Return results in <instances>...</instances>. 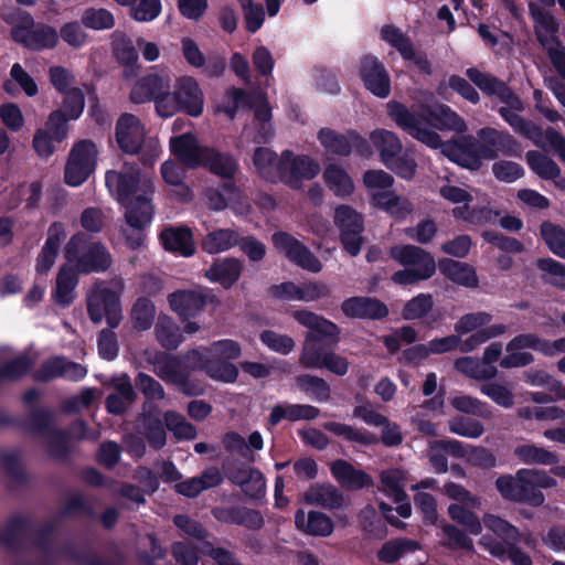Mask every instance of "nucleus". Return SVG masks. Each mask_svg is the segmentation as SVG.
I'll list each match as a JSON object with an SVG mask.
<instances>
[{
  "label": "nucleus",
  "mask_w": 565,
  "mask_h": 565,
  "mask_svg": "<svg viewBox=\"0 0 565 565\" xmlns=\"http://www.w3.org/2000/svg\"><path fill=\"white\" fill-rule=\"evenodd\" d=\"M390 255L404 267L391 277L397 285H414L427 280L436 271L434 257L418 246L396 245L391 247Z\"/></svg>",
  "instance_id": "nucleus-5"
},
{
  "label": "nucleus",
  "mask_w": 565,
  "mask_h": 565,
  "mask_svg": "<svg viewBox=\"0 0 565 565\" xmlns=\"http://www.w3.org/2000/svg\"><path fill=\"white\" fill-rule=\"evenodd\" d=\"M540 233L548 249L565 259V230L550 221H544L540 226Z\"/></svg>",
  "instance_id": "nucleus-57"
},
{
  "label": "nucleus",
  "mask_w": 565,
  "mask_h": 565,
  "mask_svg": "<svg viewBox=\"0 0 565 565\" xmlns=\"http://www.w3.org/2000/svg\"><path fill=\"white\" fill-rule=\"evenodd\" d=\"M243 264L236 258H225L214 263L206 271L205 277L212 282H218L224 288L232 287L239 278Z\"/></svg>",
  "instance_id": "nucleus-35"
},
{
  "label": "nucleus",
  "mask_w": 565,
  "mask_h": 565,
  "mask_svg": "<svg viewBox=\"0 0 565 565\" xmlns=\"http://www.w3.org/2000/svg\"><path fill=\"white\" fill-rule=\"evenodd\" d=\"M295 524L300 531L315 536H329L333 532L331 519L317 511L306 514L299 510L295 515Z\"/></svg>",
  "instance_id": "nucleus-34"
},
{
  "label": "nucleus",
  "mask_w": 565,
  "mask_h": 565,
  "mask_svg": "<svg viewBox=\"0 0 565 565\" xmlns=\"http://www.w3.org/2000/svg\"><path fill=\"white\" fill-rule=\"evenodd\" d=\"M183 110L191 116H199L203 110V93L198 82L189 76L178 79L174 86Z\"/></svg>",
  "instance_id": "nucleus-32"
},
{
  "label": "nucleus",
  "mask_w": 565,
  "mask_h": 565,
  "mask_svg": "<svg viewBox=\"0 0 565 565\" xmlns=\"http://www.w3.org/2000/svg\"><path fill=\"white\" fill-rule=\"evenodd\" d=\"M544 281L565 289V265L553 258H540L536 262Z\"/></svg>",
  "instance_id": "nucleus-64"
},
{
  "label": "nucleus",
  "mask_w": 565,
  "mask_h": 565,
  "mask_svg": "<svg viewBox=\"0 0 565 565\" xmlns=\"http://www.w3.org/2000/svg\"><path fill=\"white\" fill-rule=\"evenodd\" d=\"M11 36L15 42L34 51L53 49L58 41V33L54 28L46 24L35 25L26 12L19 14V23L12 28Z\"/></svg>",
  "instance_id": "nucleus-11"
},
{
  "label": "nucleus",
  "mask_w": 565,
  "mask_h": 565,
  "mask_svg": "<svg viewBox=\"0 0 565 565\" xmlns=\"http://www.w3.org/2000/svg\"><path fill=\"white\" fill-rule=\"evenodd\" d=\"M160 239L167 250L189 257L195 252L192 232L189 227H168L160 233Z\"/></svg>",
  "instance_id": "nucleus-33"
},
{
  "label": "nucleus",
  "mask_w": 565,
  "mask_h": 565,
  "mask_svg": "<svg viewBox=\"0 0 565 565\" xmlns=\"http://www.w3.org/2000/svg\"><path fill=\"white\" fill-rule=\"evenodd\" d=\"M320 414L319 408L311 405L301 404H279L273 407L269 423L271 425L278 424L281 419L288 420H310L315 419Z\"/></svg>",
  "instance_id": "nucleus-41"
},
{
  "label": "nucleus",
  "mask_w": 565,
  "mask_h": 565,
  "mask_svg": "<svg viewBox=\"0 0 565 565\" xmlns=\"http://www.w3.org/2000/svg\"><path fill=\"white\" fill-rule=\"evenodd\" d=\"M65 259L79 274L107 270L111 265V256L99 242H92L82 233H75L65 246Z\"/></svg>",
  "instance_id": "nucleus-7"
},
{
  "label": "nucleus",
  "mask_w": 565,
  "mask_h": 565,
  "mask_svg": "<svg viewBox=\"0 0 565 565\" xmlns=\"http://www.w3.org/2000/svg\"><path fill=\"white\" fill-rule=\"evenodd\" d=\"M163 419L166 427L177 439L191 440L195 438V427L189 423L182 414L174 411H168L164 413Z\"/></svg>",
  "instance_id": "nucleus-61"
},
{
  "label": "nucleus",
  "mask_w": 565,
  "mask_h": 565,
  "mask_svg": "<svg viewBox=\"0 0 565 565\" xmlns=\"http://www.w3.org/2000/svg\"><path fill=\"white\" fill-rule=\"evenodd\" d=\"M363 183L373 203H376L379 196H384L388 192L386 190L393 185L394 179L383 170H369L363 175Z\"/></svg>",
  "instance_id": "nucleus-52"
},
{
  "label": "nucleus",
  "mask_w": 565,
  "mask_h": 565,
  "mask_svg": "<svg viewBox=\"0 0 565 565\" xmlns=\"http://www.w3.org/2000/svg\"><path fill=\"white\" fill-rule=\"evenodd\" d=\"M34 422L40 429L43 430V443L45 451L49 456L54 458L63 457L70 449L71 439L92 438L97 439L98 435L86 434V426L84 422H76L70 431H63L52 428L53 416L49 411H40L34 414Z\"/></svg>",
  "instance_id": "nucleus-10"
},
{
  "label": "nucleus",
  "mask_w": 565,
  "mask_h": 565,
  "mask_svg": "<svg viewBox=\"0 0 565 565\" xmlns=\"http://www.w3.org/2000/svg\"><path fill=\"white\" fill-rule=\"evenodd\" d=\"M556 480L546 471L537 469H520L514 476H500L495 488L505 500L540 507L544 503L541 489L553 488Z\"/></svg>",
  "instance_id": "nucleus-4"
},
{
  "label": "nucleus",
  "mask_w": 565,
  "mask_h": 565,
  "mask_svg": "<svg viewBox=\"0 0 565 565\" xmlns=\"http://www.w3.org/2000/svg\"><path fill=\"white\" fill-rule=\"evenodd\" d=\"M447 424L451 434L470 439H477L484 433L483 424L470 417L455 416Z\"/></svg>",
  "instance_id": "nucleus-62"
},
{
  "label": "nucleus",
  "mask_w": 565,
  "mask_h": 565,
  "mask_svg": "<svg viewBox=\"0 0 565 565\" xmlns=\"http://www.w3.org/2000/svg\"><path fill=\"white\" fill-rule=\"evenodd\" d=\"M77 274V270L67 262L58 269L53 294L57 303L68 306L74 300V290L78 281Z\"/></svg>",
  "instance_id": "nucleus-39"
},
{
  "label": "nucleus",
  "mask_w": 565,
  "mask_h": 565,
  "mask_svg": "<svg viewBox=\"0 0 565 565\" xmlns=\"http://www.w3.org/2000/svg\"><path fill=\"white\" fill-rule=\"evenodd\" d=\"M418 542L409 539H396L386 542L377 552V557L384 563H394L404 554L419 550Z\"/></svg>",
  "instance_id": "nucleus-53"
},
{
  "label": "nucleus",
  "mask_w": 565,
  "mask_h": 565,
  "mask_svg": "<svg viewBox=\"0 0 565 565\" xmlns=\"http://www.w3.org/2000/svg\"><path fill=\"white\" fill-rule=\"evenodd\" d=\"M439 270L455 284L465 287H476L478 284L475 269L466 263H460L454 259H444L439 262Z\"/></svg>",
  "instance_id": "nucleus-42"
},
{
  "label": "nucleus",
  "mask_w": 565,
  "mask_h": 565,
  "mask_svg": "<svg viewBox=\"0 0 565 565\" xmlns=\"http://www.w3.org/2000/svg\"><path fill=\"white\" fill-rule=\"evenodd\" d=\"M202 166L209 167L214 174L222 178H232L237 170V163L231 156L210 148Z\"/></svg>",
  "instance_id": "nucleus-56"
},
{
  "label": "nucleus",
  "mask_w": 565,
  "mask_h": 565,
  "mask_svg": "<svg viewBox=\"0 0 565 565\" xmlns=\"http://www.w3.org/2000/svg\"><path fill=\"white\" fill-rule=\"evenodd\" d=\"M380 490L398 504L396 508L397 513L403 518L411 516L412 508L405 492L407 482L406 471L398 468L383 470L380 473Z\"/></svg>",
  "instance_id": "nucleus-18"
},
{
  "label": "nucleus",
  "mask_w": 565,
  "mask_h": 565,
  "mask_svg": "<svg viewBox=\"0 0 565 565\" xmlns=\"http://www.w3.org/2000/svg\"><path fill=\"white\" fill-rule=\"evenodd\" d=\"M296 383L302 392L310 394L318 402H327L330 398V387L321 377L302 374L296 379Z\"/></svg>",
  "instance_id": "nucleus-63"
},
{
  "label": "nucleus",
  "mask_w": 565,
  "mask_h": 565,
  "mask_svg": "<svg viewBox=\"0 0 565 565\" xmlns=\"http://www.w3.org/2000/svg\"><path fill=\"white\" fill-rule=\"evenodd\" d=\"M529 12L534 22L535 35L542 46L554 45L557 42L558 23L553 14L535 2L529 3Z\"/></svg>",
  "instance_id": "nucleus-26"
},
{
  "label": "nucleus",
  "mask_w": 565,
  "mask_h": 565,
  "mask_svg": "<svg viewBox=\"0 0 565 565\" xmlns=\"http://www.w3.org/2000/svg\"><path fill=\"white\" fill-rule=\"evenodd\" d=\"M481 524L494 536L490 534L482 535L479 540V545L500 559L504 557L505 550L513 542L523 541L526 545L532 543L530 535H522L514 525L499 515L484 513Z\"/></svg>",
  "instance_id": "nucleus-9"
},
{
  "label": "nucleus",
  "mask_w": 565,
  "mask_h": 565,
  "mask_svg": "<svg viewBox=\"0 0 565 565\" xmlns=\"http://www.w3.org/2000/svg\"><path fill=\"white\" fill-rule=\"evenodd\" d=\"M86 374L87 370L85 366L57 356L43 364L41 371L36 374V379L49 381L61 376L70 381H78L84 379Z\"/></svg>",
  "instance_id": "nucleus-27"
},
{
  "label": "nucleus",
  "mask_w": 565,
  "mask_h": 565,
  "mask_svg": "<svg viewBox=\"0 0 565 565\" xmlns=\"http://www.w3.org/2000/svg\"><path fill=\"white\" fill-rule=\"evenodd\" d=\"M270 107L262 97L260 104L255 108L254 125L256 132L252 137L253 142L265 143L271 139L274 131L270 125Z\"/></svg>",
  "instance_id": "nucleus-54"
},
{
  "label": "nucleus",
  "mask_w": 565,
  "mask_h": 565,
  "mask_svg": "<svg viewBox=\"0 0 565 565\" xmlns=\"http://www.w3.org/2000/svg\"><path fill=\"white\" fill-rule=\"evenodd\" d=\"M460 344V337L450 334L444 338H436L430 340L426 345L414 347L408 350L406 358L412 360L416 356L426 358L428 354H441L457 350Z\"/></svg>",
  "instance_id": "nucleus-48"
},
{
  "label": "nucleus",
  "mask_w": 565,
  "mask_h": 565,
  "mask_svg": "<svg viewBox=\"0 0 565 565\" xmlns=\"http://www.w3.org/2000/svg\"><path fill=\"white\" fill-rule=\"evenodd\" d=\"M116 141L127 153L140 152L145 166H152L159 158V142L153 138H146V129L141 120L132 115L122 114L116 124Z\"/></svg>",
  "instance_id": "nucleus-6"
},
{
  "label": "nucleus",
  "mask_w": 565,
  "mask_h": 565,
  "mask_svg": "<svg viewBox=\"0 0 565 565\" xmlns=\"http://www.w3.org/2000/svg\"><path fill=\"white\" fill-rule=\"evenodd\" d=\"M291 316L298 323L309 329L307 333L315 334V342L338 343L340 329L332 321L308 310H296Z\"/></svg>",
  "instance_id": "nucleus-19"
},
{
  "label": "nucleus",
  "mask_w": 565,
  "mask_h": 565,
  "mask_svg": "<svg viewBox=\"0 0 565 565\" xmlns=\"http://www.w3.org/2000/svg\"><path fill=\"white\" fill-rule=\"evenodd\" d=\"M320 171L319 163L312 158L301 154L296 156L291 151L282 152V167L278 181L292 189H299L302 180L315 178Z\"/></svg>",
  "instance_id": "nucleus-16"
},
{
  "label": "nucleus",
  "mask_w": 565,
  "mask_h": 565,
  "mask_svg": "<svg viewBox=\"0 0 565 565\" xmlns=\"http://www.w3.org/2000/svg\"><path fill=\"white\" fill-rule=\"evenodd\" d=\"M207 206L214 211L231 207L236 213L247 212L248 205L242 193L231 183L224 184L221 191L209 189L205 191Z\"/></svg>",
  "instance_id": "nucleus-23"
},
{
  "label": "nucleus",
  "mask_w": 565,
  "mask_h": 565,
  "mask_svg": "<svg viewBox=\"0 0 565 565\" xmlns=\"http://www.w3.org/2000/svg\"><path fill=\"white\" fill-rule=\"evenodd\" d=\"M65 227L62 223H53L47 231V237L36 259V271L46 274L55 263L61 243L65 239Z\"/></svg>",
  "instance_id": "nucleus-28"
},
{
  "label": "nucleus",
  "mask_w": 565,
  "mask_h": 565,
  "mask_svg": "<svg viewBox=\"0 0 565 565\" xmlns=\"http://www.w3.org/2000/svg\"><path fill=\"white\" fill-rule=\"evenodd\" d=\"M449 403L451 407L457 412L482 418L492 417L490 407L484 402L473 396L463 393H457L450 397Z\"/></svg>",
  "instance_id": "nucleus-49"
},
{
  "label": "nucleus",
  "mask_w": 565,
  "mask_h": 565,
  "mask_svg": "<svg viewBox=\"0 0 565 565\" xmlns=\"http://www.w3.org/2000/svg\"><path fill=\"white\" fill-rule=\"evenodd\" d=\"M238 234L231 228L211 231L202 241L203 249L209 254H218L238 244Z\"/></svg>",
  "instance_id": "nucleus-47"
},
{
  "label": "nucleus",
  "mask_w": 565,
  "mask_h": 565,
  "mask_svg": "<svg viewBox=\"0 0 565 565\" xmlns=\"http://www.w3.org/2000/svg\"><path fill=\"white\" fill-rule=\"evenodd\" d=\"M168 302L172 311L181 318L194 317L205 305V298L198 290H177L168 296Z\"/></svg>",
  "instance_id": "nucleus-30"
},
{
  "label": "nucleus",
  "mask_w": 565,
  "mask_h": 565,
  "mask_svg": "<svg viewBox=\"0 0 565 565\" xmlns=\"http://www.w3.org/2000/svg\"><path fill=\"white\" fill-rule=\"evenodd\" d=\"M129 316L135 329L139 331L149 330L156 317V306L150 299L139 297L134 302Z\"/></svg>",
  "instance_id": "nucleus-50"
},
{
  "label": "nucleus",
  "mask_w": 565,
  "mask_h": 565,
  "mask_svg": "<svg viewBox=\"0 0 565 565\" xmlns=\"http://www.w3.org/2000/svg\"><path fill=\"white\" fill-rule=\"evenodd\" d=\"M441 153L457 164L477 170L481 166V159H494L495 151L487 146H478L472 137H463L454 142L441 145Z\"/></svg>",
  "instance_id": "nucleus-13"
},
{
  "label": "nucleus",
  "mask_w": 565,
  "mask_h": 565,
  "mask_svg": "<svg viewBox=\"0 0 565 565\" xmlns=\"http://www.w3.org/2000/svg\"><path fill=\"white\" fill-rule=\"evenodd\" d=\"M97 160L96 146L89 140L77 142L68 154L64 178L68 185H81L95 170Z\"/></svg>",
  "instance_id": "nucleus-12"
},
{
  "label": "nucleus",
  "mask_w": 565,
  "mask_h": 565,
  "mask_svg": "<svg viewBox=\"0 0 565 565\" xmlns=\"http://www.w3.org/2000/svg\"><path fill=\"white\" fill-rule=\"evenodd\" d=\"M172 153L186 167L196 168L204 162L209 148L200 147L191 134H183L170 139Z\"/></svg>",
  "instance_id": "nucleus-22"
},
{
  "label": "nucleus",
  "mask_w": 565,
  "mask_h": 565,
  "mask_svg": "<svg viewBox=\"0 0 565 565\" xmlns=\"http://www.w3.org/2000/svg\"><path fill=\"white\" fill-rule=\"evenodd\" d=\"M370 139L373 146L379 149L381 160L384 164L402 153L403 145L398 137L392 131L376 129L371 132Z\"/></svg>",
  "instance_id": "nucleus-45"
},
{
  "label": "nucleus",
  "mask_w": 565,
  "mask_h": 565,
  "mask_svg": "<svg viewBox=\"0 0 565 565\" xmlns=\"http://www.w3.org/2000/svg\"><path fill=\"white\" fill-rule=\"evenodd\" d=\"M172 87V77L167 72L151 73L138 79L130 90V102L143 104L156 100L159 92Z\"/></svg>",
  "instance_id": "nucleus-20"
},
{
  "label": "nucleus",
  "mask_w": 565,
  "mask_h": 565,
  "mask_svg": "<svg viewBox=\"0 0 565 565\" xmlns=\"http://www.w3.org/2000/svg\"><path fill=\"white\" fill-rule=\"evenodd\" d=\"M114 392L106 399V408L111 414L125 413L135 402L136 393L130 379L126 374L115 376L110 381Z\"/></svg>",
  "instance_id": "nucleus-25"
},
{
  "label": "nucleus",
  "mask_w": 565,
  "mask_h": 565,
  "mask_svg": "<svg viewBox=\"0 0 565 565\" xmlns=\"http://www.w3.org/2000/svg\"><path fill=\"white\" fill-rule=\"evenodd\" d=\"M305 500L324 509H339L343 505L342 493L332 484L316 483L305 493Z\"/></svg>",
  "instance_id": "nucleus-36"
},
{
  "label": "nucleus",
  "mask_w": 565,
  "mask_h": 565,
  "mask_svg": "<svg viewBox=\"0 0 565 565\" xmlns=\"http://www.w3.org/2000/svg\"><path fill=\"white\" fill-rule=\"evenodd\" d=\"M318 139L327 152L338 156L350 154L352 141L360 140L359 137H353L352 140H350L345 136L339 135L328 128H323L319 131Z\"/></svg>",
  "instance_id": "nucleus-55"
},
{
  "label": "nucleus",
  "mask_w": 565,
  "mask_h": 565,
  "mask_svg": "<svg viewBox=\"0 0 565 565\" xmlns=\"http://www.w3.org/2000/svg\"><path fill=\"white\" fill-rule=\"evenodd\" d=\"M117 289H110L104 281H96L87 291V311L94 323H99L106 318L110 328L119 326L122 319L120 294L122 281H116Z\"/></svg>",
  "instance_id": "nucleus-8"
},
{
  "label": "nucleus",
  "mask_w": 565,
  "mask_h": 565,
  "mask_svg": "<svg viewBox=\"0 0 565 565\" xmlns=\"http://www.w3.org/2000/svg\"><path fill=\"white\" fill-rule=\"evenodd\" d=\"M328 189L337 196H349L354 191V183L349 173L335 163L326 166L322 174Z\"/></svg>",
  "instance_id": "nucleus-37"
},
{
  "label": "nucleus",
  "mask_w": 565,
  "mask_h": 565,
  "mask_svg": "<svg viewBox=\"0 0 565 565\" xmlns=\"http://www.w3.org/2000/svg\"><path fill=\"white\" fill-rule=\"evenodd\" d=\"M154 334L157 341L166 349H177L183 341L179 326L168 315H159Z\"/></svg>",
  "instance_id": "nucleus-46"
},
{
  "label": "nucleus",
  "mask_w": 565,
  "mask_h": 565,
  "mask_svg": "<svg viewBox=\"0 0 565 565\" xmlns=\"http://www.w3.org/2000/svg\"><path fill=\"white\" fill-rule=\"evenodd\" d=\"M374 204L395 218H404L413 211V205L407 198L392 191L384 196H379V201Z\"/></svg>",
  "instance_id": "nucleus-58"
},
{
  "label": "nucleus",
  "mask_w": 565,
  "mask_h": 565,
  "mask_svg": "<svg viewBox=\"0 0 565 565\" xmlns=\"http://www.w3.org/2000/svg\"><path fill=\"white\" fill-rule=\"evenodd\" d=\"M151 363L153 373L164 383L178 386L185 395L202 393L201 387H194L189 383V372L179 358L160 353L153 358Z\"/></svg>",
  "instance_id": "nucleus-15"
},
{
  "label": "nucleus",
  "mask_w": 565,
  "mask_h": 565,
  "mask_svg": "<svg viewBox=\"0 0 565 565\" xmlns=\"http://www.w3.org/2000/svg\"><path fill=\"white\" fill-rule=\"evenodd\" d=\"M334 223L340 230V239L343 248L356 256L362 247L363 232L362 216L349 205H339L334 211Z\"/></svg>",
  "instance_id": "nucleus-14"
},
{
  "label": "nucleus",
  "mask_w": 565,
  "mask_h": 565,
  "mask_svg": "<svg viewBox=\"0 0 565 565\" xmlns=\"http://www.w3.org/2000/svg\"><path fill=\"white\" fill-rule=\"evenodd\" d=\"M525 159L531 170L542 179L556 180L561 175V169L556 162L540 151H527Z\"/></svg>",
  "instance_id": "nucleus-51"
},
{
  "label": "nucleus",
  "mask_w": 565,
  "mask_h": 565,
  "mask_svg": "<svg viewBox=\"0 0 565 565\" xmlns=\"http://www.w3.org/2000/svg\"><path fill=\"white\" fill-rule=\"evenodd\" d=\"M254 166L258 174L270 182H277L281 173L282 154L277 158L268 148H257L253 156Z\"/></svg>",
  "instance_id": "nucleus-40"
},
{
  "label": "nucleus",
  "mask_w": 565,
  "mask_h": 565,
  "mask_svg": "<svg viewBox=\"0 0 565 565\" xmlns=\"http://www.w3.org/2000/svg\"><path fill=\"white\" fill-rule=\"evenodd\" d=\"M387 113L399 128L433 149H437L444 143L439 135L428 125L439 130L456 132H463L467 129L465 120L444 104H436L427 109L412 111L397 102H390L387 103Z\"/></svg>",
  "instance_id": "nucleus-3"
},
{
  "label": "nucleus",
  "mask_w": 565,
  "mask_h": 565,
  "mask_svg": "<svg viewBox=\"0 0 565 565\" xmlns=\"http://www.w3.org/2000/svg\"><path fill=\"white\" fill-rule=\"evenodd\" d=\"M454 367L467 377L477 381H488L494 379L498 374L497 366H488L482 359L473 356H461L455 360Z\"/></svg>",
  "instance_id": "nucleus-43"
},
{
  "label": "nucleus",
  "mask_w": 565,
  "mask_h": 565,
  "mask_svg": "<svg viewBox=\"0 0 565 565\" xmlns=\"http://www.w3.org/2000/svg\"><path fill=\"white\" fill-rule=\"evenodd\" d=\"M332 476L344 488L349 490H359L370 487L372 478L364 471L355 469L345 460H335L330 466Z\"/></svg>",
  "instance_id": "nucleus-31"
},
{
  "label": "nucleus",
  "mask_w": 565,
  "mask_h": 565,
  "mask_svg": "<svg viewBox=\"0 0 565 565\" xmlns=\"http://www.w3.org/2000/svg\"><path fill=\"white\" fill-rule=\"evenodd\" d=\"M274 247L284 254L290 262L312 271L322 269L320 260L299 241L285 232H277L271 236Z\"/></svg>",
  "instance_id": "nucleus-17"
},
{
  "label": "nucleus",
  "mask_w": 565,
  "mask_h": 565,
  "mask_svg": "<svg viewBox=\"0 0 565 565\" xmlns=\"http://www.w3.org/2000/svg\"><path fill=\"white\" fill-rule=\"evenodd\" d=\"M341 309L347 317L359 319H380L387 315V308L376 299L352 297L344 300Z\"/></svg>",
  "instance_id": "nucleus-29"
},
{
  "label": "nucleus",
  "mask_w": 565,
  "mask_h": 565,
  "mask_svg": "<svg viewBox=\"0 0 565 565\" xmlns=\"http://www.w3.org/2000/svg\"><path fill=\"white\" fill-rule=\"evenodd\" d=\"M323 427L328 431L343 437L348 441L356 443L362 446H372L380 441L376 435L343 423L327 422L323 424Z\"/></svg>",
  "instance_id": "nucleus-44"
},
{
  "label": "nucleus",
  "mask_w": 565,
  "mask_h": 565,
  "mask_svg": "<svg viewBox=\"0 0 565 565\" xmlns=\"http://www.w3.org/2000/svg\"><path fill=\"white\" fill-rule=\"evenodd\" d=\"M361 77L366 88L381 98L388 96L391 82L387 72L374 56H364L361 61Z\"/></svg>",
  "instance_id": "nucleus-21"
},
{
  "label": "nucleus",
  "mask_w": 565,
  "mask_h": 565,
  "mask_svg": "<svg viewBox=\"0 0 565 565\" xmlns=\"http://www.w3.org/2000/svg\"><path fill=\"white\" fill-rule=\"evenodd\" d=\"M381 34L382 39L395 47L405 60L414 61L422 71L429 72L430 64L428 60L415 51L411 40L399 29L384 26Z\"/></svg>",
  "instance_id": "nucleus-24"
},
{
  "label": "nucleus",
  "mask_w": 565,
  "mask_h": 565,
  "mask_svg": "<svg viewBox=\"0 0 565 565\" xmlns=\"http://www.w3.org/2000/svg\"><path fill=\"white\" fill-rule=\"evenodd\" d=\"M466 75L482 93L497 96L509 106L501 107L499 113L518 134L525 136L537 147L545 148L550 145L565 164V137L552 127L542 131L536 125L519 116L515 110H522L523 104L504 82L476 67L468 68Z\"/></svg>",
  "instance_id": "nucleus-2"
},
{
  "label": "nucleus",
  "mask_w": 565,
  "mask_h": 565,
  "mask_svg": "<svg viewBox=\"0 0 565 565\" xmlns=\"http://www.w3.org/2000/svg\"><path fill=\"white\" fill-rule=\"evenodd\" d=\"M513 454L520 462L529 466H552L558 462L556 454L530 441L518 445L514 448Z\"/></svg>",
  "instance_id": "nucleus-38"
},
{
  "label": "nucleus",
  "mask_w": 565,
  "mask_h": 565,
  "mask_svg": "<svg viewBox=\"0 0 565 565\" xmlns=\"http://www.w3.org/2000/svg\"><path fill=\"white\" fill-rule=\"evenodd\" d=\"M105 180L109 191L126 210V227L121 228L126 244L134 249L140 247L145 239L143 231L151 223L154 214L151 204L153 194L151 177L130 167L125 172L108 171Z\"/></svg>",
  "instance_id": "nucleus-1"
},
{
  "label": "nucleus",
  "mask_w": 565,
  "mask_h": 565,
  "mask_svg": "<svg viewBox=\"0 0 565 565\" xmlns=\"http://www.w3.org/2000/svg\"><path fill=\"white\" fill-rule=\"evenodd\" d=\"M452 503L448 507L450 519L461 524L470 534L479 535L482 531V524L477 514L469 510V505Z\"/></svg>",
  "instance_id": "nucleus-59"
},
{
  "label": "nucleus",
  "mask_w": 565,
  "mask_h": 565,
  "mask_svg": "<svg viewBox=\"0 0 565 565\" xmlns=\"http://www.w3.org/2000/svg\"><path fill=\"white\" fill-rule=\"evenodd\" d=\"M326 352L315 342L313 333H306L299 355V364L305 369H321Z\"/></svg>",
  "instance_id": "nucleus-60"
}]
</instances>
